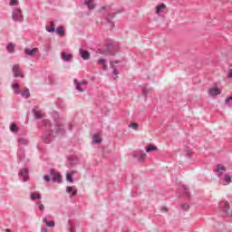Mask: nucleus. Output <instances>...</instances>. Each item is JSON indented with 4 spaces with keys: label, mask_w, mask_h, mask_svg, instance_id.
Masks as SVG:
<instances>
[{
    "label": "nucleus",
    "mask_w": 232,
    "mask_h": 232,
    "mask_svg": "<svg viewBox=\"0 0 232 232\" xmlns=\"http://www.w3.org/2000/svg\"><path fill=\"white\" fill-rule=\"evenodd\" d=\"M49 24H50L51 27L46 26V31L51 33V34L55 32V23L54 22H50Z\"/></svg>",
    "instance_id": "9b49d317"
},
{
    "label": "nucleus",
    "mask_w": 232,
    "mask_h": 232,
    "mask_svg": "<svg viewBox=\"0 0 232 232\" xmlns=\"http://www.w3.org/2000/svg\"><path fill=\"white\" fill-rule=\"evenodd\" d=\"M103 70H108V65L103 64Z\"/></svg>",
    "instance_id": "4c0bfd02"
},
{
    "label": "nucleus",
    "mask_w": 232,
    "mask_h": 232,
    "mask_svg": "<svg viewBox=\"0 0 232 232\" xmlns=\"http://www.w3.org/2000/svg\"><path fill=\"white\" fill-rule=\"evenodd\" d=\"M79 53L83 61H88L91 57L90 52L83 49H79Z\"/></svg>",
    "instance_id": "20e7f679"
},
{
    "label": "nucleus",
    "mask_w": 232,
    "mask_h": 232,
    "mask_svg": "<svg viewBox=\"0 0 232 232\" xmlns=\"http://www.w3.org/2000/svg\"><path fill=\"white\" fill-rule=\"evenodd\" d=\"M225 180L227 184L231 183V176L225 175Z\"/></svg>",
    "instance_id": "c85d7f7f"
},
{
    "label": "nucleus",
    "mask_w": 232,
    "mask_h": 232,
    "mask_svg": "<svg viewBox=\"0 0 232 232\" xmlns=\"http://www.w3.org/2000/svg\"><path fill=\"white\" fill-rule=\"evenodd\" d=\"M53 180V182L61 183L63 181V178L59 172L53 171L52 172Z\"/></svg>",
    "instance_id": "423d86ee"
},
{
    "label": "nucleus",
    "mask_w": 232,
    "mask_h": 232,
    "mask_svg": "<svg viewBox=\"0 0 232 232\" xmlns=\"http://www.w3.org/2000/svg\"><path fill=\"white\" fill-rule=\"evenodd\" d=\"M217 169L219 172V175H222L224 171H226V168L222 165H218Z\"/></svg>",
    "instance_id": "5701e85b"
},
{
    "label": "nucleus",
    "mask_w": 232,
    "mask_h": 232,
    "mask_svg": "<svg viewBox=\"0 0 232 232\" xmlns=\"http://www.w3.org/2000/svg\"><path fill=\"white\" fill-rule=\"evenodd\" d=\"M130 128H132V130H139V124H137V123H130Z\"/></svg>",
    "instance_id": "7c9ffc66"
},
{
    "label": "nucleus",
    "mask_w": 232,
    "mask_h": 232,
    "mask_svg": "<svg viewBox=\"0 0 232 232\" xmlns=\"http://www.w3.org/2000/svg\"><path fill=\"white\" fill-rule=\"evenodd\" d=\"M37 52H39V48L35 47L34 49H24V53L26 55H29L30 57H33V55H35V53H37Z\"/></svg>",
    "instance_id": "39448f33"
},
{
    "label": "nucleus",
    "mask_w": 232,
    "mask_h": 232,
    "mask_svg": "<svg viewBox=\"0 0 232 232\" xmlns=\"http://www.w3.org/2000/svg\"><path fill=\"white\" fill-rule=\"evenodd\" d=\"M55 32L58 35H61V37H64V35H66V31L63 26L57 27Z\"/></svg>",
    "instance_id": "0eeeda50"
},
{
    "label": "nucleus",
    "mask_w": 232,
    "mask_h": 232,
    "mask_svg": "<svg viewBox=\"0 0 232 232\" xmlns=\"http://www.w3.org/2000/svg\"><path fill=\"white\" fill-rule=\"evenodd\" d=\"M161 211H168V208H161Z\"/></svg>",
    "instance_id": "58836bf2"
},
{
    "label": "nucleus",
    "mask_w": 232,
    "mask_h": 232,
    "mask_svg": "<svg viewBox=\"0 0 232 232\" xmlns=\"http://www.w3.org/2000/svg\"><path fill=\"white\" fill-rule=\"evenodd\" d=\"M36 198H41V194L38 193H31V199L32 200H36Z\"/></svg>",
    "instance_id": "b1692460"
},
{
    "label": "nucleus",
    "mask_w": 232,
    "mask_h": 232,
    "mask_svg": "<svg viewBox=\"0 0 232 232\" xmlns=\"http://www.w3.org/2000/svg\"><path fill=\"white\" fill-rule=\"evenodd\" d=\"M66 192L67 193H72L71 197H75V195H77V189L73 190V188H72V187H67L66 188Z\"/></svg>",
    "instance_id": "4468645a"
},
{
    "label": "nucleus",
    "mask_w": 232,
    "mask_h": 232,
    "mask_svg": "<svg viewBox=\"0 0 232 232\" xmlns=\"http://www.w3.org/2000/svg\"><path fill=\"white\" fill-rule=\"evenodd\" d=\"M10 130L14 133L17 132V125H15L14 123L11 124Z\"/></svg>",
    "instance_id": "cd10ccee"
},
{
    "label": "nucleus",
    "mask_w": 232,
    "mask_h": 232,
    "mask_svg": "<svg viewBox=\"0 0 232 232\" xmlns=\"http://www.w3.org/2000/svg\"><path fill=\"white\" fill-rule=\"evenodd\" d=\"M9 5L11 6H17V5H19V0H11Z\"/></svg>",
    "instance_id": "bb28decb"
},
{
    "label": "nucleus",
    "mask_w": 232,
    "mask_h": 232,
    "mask_svg": "<svg viewBox=\"0 0 232 232\" xmlns=\"http://www.w3.org/2000/svg\"><path fill=\"white\" fill-rule=\"evenodd\" d=\"M75 174V172H71V173H68L67 176H66V179H67V182H71V183H73V175Z\"/></svg>",
    "instance_id": "f3484780"
},
{
    "label": "nucleus",
    "mask_w": 232,
    "mask_h": 232,
    "mask_svg": "<svg viewBox=\"0 0 232 232\" xmlns=\"http://www.w3.org/2000/svg\"><path fill=\"white\" fill-rule=\"evenodd\" d=\"M13 90L14 91V93L19 95V93H21V91H19V83H13Z\"/></svg>",
    "instance_id": "a211bd4d"
},
{
    "label": "nucleus",
    "mask_w": 232,
    "mask_h": 232,
    "mask_svg": "<svg viewBox=\"0 0 232 232\" xmlns=\"http://www.w3.org/2000/svg\"><path fill=\"white\" fill-rule=\"evenodd\" d=\"M134 157H136L138 160H146V153L144 152H140L139 156L137 154H134Z\"/></svg>",
    "instance_id": "ddd939ff"
},
{
    "label": "nucleus",
    "mask_w": 232,
    "mask_h": 232,
    "mask_svg": "<svg viewBox=\"0 0 232 232\" xmlns=\"http://www.w3.org/2000/svg\"><path fill=\"white\" fill-rule=\"evenodd\" d=\"M82 84H84V83H77L76 84V90H78V92H84V90L82 89Z\"/></svg>",
    "instance_id": "a878e982"
},
{
    "label": "nucleus",
    "mask_w": 232,
    "mask_h": 232,
    "mask_svg": "<svg viewBox=\"0 0 232 232\" xmlns=\"http://www.w3.org/2000/svg\"><path fill=\"white\" fill-rule=\"evenodd\" d=\"M44 180H46V182H50V176H44Z\"/></svg>",
    "instance_id": "72a5a7b5"
},
{
    "label": "nucleus",
    "mask_w": 232,
    "mask_h": 232,
    "mask_svg": "<svg viewBox=\"0 0 232 232\" xmlns=\"http://www.w3.org/2000/svg\"><path fill=\"white\" fill-rule=\"evenodd\" d=\"M6 232H12L9 228L5 229Z\"/></svg>",
    "instance_id": "ea45409f"
},
{
    "label": "nucleus",
    "mask_w": 232,
    "mask_h": 232,
    "mask_svg": "<svg viewBox=\"0 0 232 232\" xmlns=\"http://www.w3.org/2000/svg\"><path fill=\"white\" fill-rule=\"evenodd\" d=\"M12 72L14 73V77L24 79V73L23 72V70H21L19 64L13 65Z\"/></svg>",
    "instance_id": "f257e3e1"
},
{
    "label": "nucleus",
    "mask_w": 232,
    "mask_h": 232,
    "mask_svg": "<svg viewBox=\"0 0 232 232\" xmlns=\"http://www.w3.org/2000/svg\"><path fill=\"white\" fill-rule=\"evenodd\" d=\"M166 8V5L164 4H161L156 7V14H160V10H164Z\"/></svg>",
    "instance_id": "6ab92c4d"
},
{
    "label": "nucleus",
    "mask_w": 232,
    "mask_h": 232,
    "mask_svg": "<svg viewBox=\"0 0 232 232\" xmlns=\"http://www.w3.org/2000/svg\"><path fill=\"white\" fill-rule=\"evenodd\" d=\"M14 48H15V45H14V44H8V45H7V51H8L10 53H14Z\"/></svg>",
    "instance_id": "412c9836"
},
{
    "label": "nucleus",
    "mask_w": 232,
    "mask_h": 232,
    "mask_svg": "<svg viewBox=\"0 0 232 232\" xmlns=\"http://www.w3.org/2000/svg\"><path fill=\"white\" fill-rule=\"evenodd\" d=\"M44 142L48 143V140H44Z\"/></svg>",
    "instance_id": "a19ab883"
},
{
    "label": "nucleus",
    "mask_w": 232,
    "mask_h": 232,
    "mask_svg": "<svg viewBox=\"0 0 232 232\" xmlns=\"http://www.w3.org/2000/svg\"><path fill=\"white\" fill-rule=\"evenodd\" d=\"M105 63H106V60H104V59H102V60L98 61L99 64H103L104 65Z\"/></svg>",
    "instance_id": "473e14b6"
},
{
    "label": "nucleus",
    "mask_w": 232,
    "mask_h": 232,
    "mask_svg": "<svg viewBox=\"0 0 232 232\" xmlns=\"http://www.w3.org/2000/svg\"><path fill=\"white\" fill-rule=\"evenodd\" d=\"M20 175L23 178L24 181L26 182L28 180V169H24L20 171Z\"/></svg>",
    "instance_id": "6e6552de"
},
{
    "label": "nucleus",
    "mask_w": 232,
    "mask_h": 232,
    "mask_svg": "<svg viewBox=\"0 0 232 232\" xmlns=\"http://www.w3.org/2000/svg\"><path fill=\"white\" fill-rule=\"evenodd\" d=\"M92 142L94 144H101V142H102V139L99 134H94L92 137Z\"/></svg>",
    "instance_id": "1a4fd4ad"
},
{
    "label": "nucleus",
    "mask_w": 232,
    "mask_h": 232,
    "mask_svg": "<svg viewBox=\"0 0 232 232\" xmlns=\"http://www.w3.org/2000/svg\"><path fill=\"white\" fill-rule=\"evenodd\" d=\"M229 101H232V96H230L229 98H227V99L226 100V103H227V104H229Z\"/></svg>",
    "instance_id": "f704fd0d"
},
{
    "label": "nucleus",
    "mask_w": 232,
    "mask_h": 232,
    "mask_svg": "<svg viewBox=\"0 0 232 232\" xmlns=\"http://www.w3.org/2000/svg\"><path fill=\"white\" fill-rule=\"evenodd\" d=\"M12 17L14 21H23V12H21V9H14Z\"/></svg>",
    "instance_id": "f03ea898"
},
{
    "label": "nucleus",
    "mask_w": 232,
    "mask_h": 232,
    "mask_svg": "<svg viewBox=\"0 0 232 232\" xmlns=\"http://www.w3.org/2000/svg\"><path fill=\"white\" fill-rule=\"evenodd\" d=\"M23 97H24L25 99H28V97H30V90L25 89L23 92H22Z\"/></svg>",
    "instance_id": "393cba45"
},
{
    "label": "nucleus",
    "mask_w": 232,
    "mask_h": 232,
    "mask_svg": "<svg viewBox=\"0 0 232 232\" xmlns=\"http://www.w3.org/2000/svg\"><path fill=\"white\" fill-rule=\"evenodd\" d=\"M43 222L46 224L47 227H55V221H48L46 218H44Z\"/></svg>",
    "instance_id": "f8f14e48"
},
{
    "label": "nucleus",
    "mask_w": 232,
    "mask_h": 232,
    "mask_svg": "<svg viewBox=\"0 0 232 232\" xmlns=\"http://www.w3.org/2000/svg\"><path fill=\"white\" fill-rule=\"evenodd\" d=\"M147 153H150V151H157V147L153 145H149L146 149Z\"/></svg>",
    "instance_id": "aec40b11"
},
{
    "label": "nucleus",
    "mask_w": 232,
    "mask_h": 232,
    "mask_svg": "<svg viewBox=\"0 0 232 232\" xmlns=\"http://www.w3.org/2000/svg\"><path fill=\"white\" fill-rule=\"evenodd\" d=\"M220 93H222V90L217 86H214L208 90V95H210V97H217V95H220Z\"/></svg>",
    "instance_id": "7ed1b4c3"
},
{
    "label": "nucleus",
    "mask_w": 232,
    "mask_h": 232,
    "mask_svg": "<svg viewBox=\"0 0 232 232\" xmlns=\"http://www.w3.org/2000/svg\"><path fill=\"white\" fill-rule=\"evenodd\" d=\"M72 54H68L66 53H62V59H63V61H72Z\"/></svg>",
    "instance_id": "2eb2a0df"
},
{
    "label": "nucleus",
    "mask_w": 232,
    "mask_h": 232,
    "mask_svg": "<svg viewBox=\"0 0 232 232\" xmlns=\"http://www.w3.org/2000/svg\"><path fill=\"white\" fill-rule=\"evenodd\" d=\"M36 204H37V206H39L40 211H44V205H43V203L38 202V203H36Z\"/></svg>",
    "instance_id": "c756f323"
},
{
    "label": "nucleus",
    "mask_w": 232,
    "mask_h": 232,
    "mask_svg": "<svg viewBox=\"0 0 232 232\" xmlns=\"http://www.w3.org/2000/svg\"><path fill=\"white\" fill-rule=\"evenodd\" d=\"M85 5L88 6L89 10H93V8H95L93 0H85Z\"/></svg>",
    "instance_id": "9d476101"
},
{
    "label": "nucleus",
    "mask_w": 232,
    "mask_h": 232,
    "mask_svg": "<svg viewBox=\"0 0 232 232\" xmlns=\"http://www.w3.org/2000/svg\"><path fill=\"white\" fill-rule=\"evenodd\" d=\"M221 206H223V211H225V213H227L229 211V204L227 203V201H223L221 203Z\"/></svg>",
    "instance_id": "dca6fc26"
},
{
    "label": "nucleus",
    "mask_w": 232,
    "mask_h": 232,
    "mask_svg": "<svg viewBox=\"0 0 232 232\" xmlns=\"http://www.w3.org/2000/svg\"><path fill=\"white\" fill-rule=\"evenodd\" d=\"M227 77L228 79H232V69L228 70Z\"/></svg>",
    "instance_id": "2f4dec72"
},
{
    "label": "nucleus",
    "mask_w": 232,
    "mask_h": 232,
    "mask_svg": "<svg viewBox=\"0 0 232 232\" xmlns=\"http://www.w3.org/2000/svg\"><path fill=\"white\" fill-rule=\"evenodd\" d=\"M183 209H189V206L188 205H182Z\"/></svg>",
    "instance_id": "c9c22d12"
},
{
    "label": "nucleus",
    "mask_w": 232,
    "mask_h": 232,
    "mask_svg": "<svg viewBox=\"0 0 232 232\" xmlns=\"http://www.w3.org/2000/svg\"><path fill=\"white\" fill-rule=\"evenodd\" d=\"M34 117H35V119H43V111H34Z\"/></svg>",
    "instance_id": "4be33fe9"
},
{
    "label": "nucleus",
    "mask_w": 232,
    "mask_h": 232,
    "mask_svg": "<svg viewBox=\"0 0 232 232\" xmlns=\"http://www.w3.org/2000/svg\"><path fill=\"white\" fill-rule=\"evenodd\" d=\"M114 75H119V71L117 69H114Z\"/></svg>",
    "instance_id": "e433bc0d"
}]
</instances>
